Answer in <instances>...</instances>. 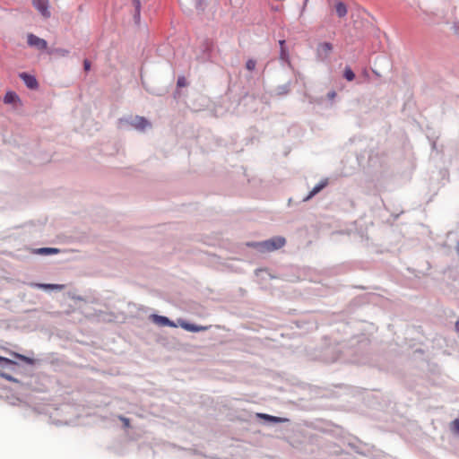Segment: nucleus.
Wrapping results in <instances>:
<instances>
[{
  "mask_svg": "<svg viewBox=\"0 0 459 459\" xmlns=\"http://www.w3.org/2000/svg\"><path fill=\"white\" fill-rule=\"evenodd\" d=\"M343 77H344L347 81H349V82H351V81L354 80V78H355V74H354V72L352 71V69H351L350 66H346V67L344 68V71H343Z\"/></svg>",
  "mask_w": 459,
  "mask_h": 459,
  "instance_id": "20",
  "label": "nucleus"
},
{
  "mask_svg": "<svg viewBox=\"0 0 459 459\" xmlns=\"http://www.w3.org/2000/svg\"><path fill=\"white\" fill-rule=\"evenodd\" d=\"M258 416L260 418H263L265 420L269 421V422H273V423H279V422H283V421H286L287 420L284 419V418H280V417H276V416H272V415H269V414H264V413H260L258 414Z\"/></svg>",
  "mask_w": 459,
  "mask_h": 459,
  "instance_id": "17",
  "label": "nucleus"
},
{
  "mask_svg": "<svg viewBox=\"0 0 459 459\" xmlns=\"http://www.w3.org/2000/svg\"><path fill=\"white\" fill-rule=\"evenodd\" d=\"M195 6L199 11H204L207 6L206 0H195Z\"/></svg>",
  "mask_w": 459,
  "mask_h": 459,
  "instance_id": "22",
  "label": "nucleus"
},
{
  "mask_svg": "<svg viewBox=\"0 0 459 459\" xmlns=\"http://www.w3.org/2000/svg\"><path fill=\"white\" fill-rule=\"evenodd\" d=\"M336 97V92L334 91H331L327 93V98L329 100H333Z\"/></svg>",
  "mask_w": 459,
  "mask_h": 459,
  "instance_id": "33",
  "label": "nucleus"
},
{
  "mask_svg": "<svg viewBox=\"0 0 459 459\" xmlns=\"http://www.w3.org/2000/svg\"><path fill=\"white\" fill-rule=\"evenodd\" d=\"M0 377L8 380V381H11V382H16L17 380L12 377L11 375H9L8 373H5V372H0Z\"/></svg>",
  "mask_w": 459,
  "mask_h": 459,
  "instance_id": "26",
  "label": "nucleus"
},
{
  "mask_svg": "<svg viewBox=\"0 0 459 459\" xmlns=\"http://www.w3.org/2000/svg\"><path fill=\"white\" fill-rule=\"evenodd\" d=\"M17 101H20V98L16 92L9 91L5 93L4 97V102L5 104H13Z\"/></svg>",
  "mask_w": 459,
  "mask_h": 459,
  "instance_id": "14",
  "label": "nucleus"
},
{
  "mask_svg": "<svg viewBox=\"0 0 459 459\" xmlns=\"http://www.w3.org/2000/svg\"><path fill=\"white\" fill-rule=\"evenodd\" d=\"M19 77L30 90H37L39 86L36 77L32 74L21 73L19 74Z\"/></svg>",
  "mask_w": 459,
  "mask_h": 459,
  "instance_id": "5",
  "label": "nucleus"
},
{
  "mask_svg": "<svg viewBox=\"0 0 459 459\" xmlns=\"http://www.w3.org/2000/svg\"><path fill=\"white\" fill-rule=\"evenodd\" d=\"M15 364L12 359L0 356V367L5 368Z\"/></svg>",
  "mask_w": 459,
  "mask_h": 459,
  "instance_id": "21",
  "label": "nucleus"
},
{
  "mask_svg": "<svg viewBox=\"0 0 459 459\" xmlns=\"http://www.w3.org/2000/svg\"><path fill=\"white\" fill-rule=\"evenodd\" d=\"M327 184H328L327 179L322 180L321 182L316 184L312 188V190L308 193V195L303 198V201L307 202V201L310 200L313 196H315L316 194H318L324 187H325Z\"/></svg>",
  "mask_w": 459,
  "mask_h": 459,
  "instance_id": "8",
  "label": "nucleus"
},
{
  "mask_svg": "<svg viewBox=\"0 0 459 459\" xmlns=\"http://www.w3.org/2000/svg\"><path fill=\"white\" fill-rule=\"evenodd\" d=\"M177 85L178 87H185L186 85V78L184 76H179L178 78Z\"/></svg>",
  "mask_w": 459,
  "mask_h": 459,
  "instance_id": "28",
  "label": "nucleus"
},
{
  "mask_svg": "<svg viewBox=\"0 0 459 459\" xmlns=\"http://www.w3.org/2000/svg\"><path fill=\"white\" fill-rule=\"evenodd\" d=\"M267 241H268L269 252L280 249L282 247H284L286 244L285 238H283L281 236L273 237V238L267 239Z\"/></svg>",
  "mask_w": 459,
  "mask_h": 459,
  "instance_id": "7",
  "label": "nucleus"
},
{
  "mask_svg": "<svg viewBox=\"0 0 459 459\" xmlns=\"http://www.w3.org/2000/svg\"><path fill=\"white\" fill-rule=\"evenodd\" d=\"M456 249H457V252L459 254V244L457 245Z\"/></svg>",
  "mask_w": 459,
  "mask_h": 459,
  "instance_id": "34",
  "label": "nucleus"
},
{
  "mask_svg": "<svg viewBox=\"0 0 459 459\" xmlns=\"http://www.w3.org/2000/svg\"><path fill=\"white\" fill-rule=\"evenodd\" d=\"M35 253L42 255H50L60 253V250L55 247H40L36 249Z\"/></svg>",
  "mask_w": 459,
  "mask_h": 459,
  "instance_id": "15",
  "label": "nucleus"
},
{
  "mask_svg": "<svg viewBox=\"0 0 459 459\" xmlns=\"http://www.w3.org/2000/svg\"><path fill=\"white\" fill-rule=\"evenodd\" d=\"M256 61L255 59H248L246 63V68L253 71L255 68Z\"/></svg>",
  "mask_w": 459,
  "mask_h": 459,
  "instance_id": "24",
  "label": "nucleus"
},
{
  "mask_svg": "<svg viewBox=\"0 0 459 459\" xmlns=\"http://www.w3.org/2000/svg\"><path fill=\"white\" fill-rule=\"evenodd\" d=\"M278 91L279 94H287L290 91V85L288 83L281 85L278 87Z\"/></svg>",
  "mask_w": 459,
  "mask_h": 459,
  "instance_id": "25",
  "label": "nucleus"
},
{
  "mask_svg": "<svg viewBox=\"0 0 459 459\" xmlns=\"http://www.w3.org/2000/svg\"><path fill=\"white\" fill-rule=\"evenodd\" d=\"M247 246L255 248V250H257L260 253L269 252L267 239L264 240V241L249 242V243H247Z\"/></svg>",
  "mask_w": 459,
  "mask_h": 459,
  "instance_id": "9",
  "label": "nucleus"
},
{
  "mask_svg": "<svg viewBox=\"0 0 459 459\" xmlns=\"http://www.w3.org/2000/svg\"><path fill=\"white\" fill-rule=\"evenodd\" d=\"M83 68L85 71H89L91 69V62L88 59L83 61Z\"/></svg>",
  "mask_w": 459,
  "mask_h": 459,
  "instance_id": "31",
  "label": "nucleus"
},
{
  "mask_svg": "<svg viewBox=\"0 0 459 459\" xmlns=\"http://www.w3.org/2000/svg\"><path fill=\"white\" fill-rule=\"evenodd\" d=\"M453 427L455 429V431H457L459 433V419H455L454 421H453Z\"/></svg>",
  "mask_w": 459,
  "mask_h": 459,
  "instance_id": "32",
  "label": "nucleus"
},
{
  "mask_svg": "<svg viewBox=\"0 0 459 459\" xmlns=\"http://www.w3.org/2000/svg\"><path fill=\"white\" fill-rule=\"evenodd\" d=\"M32 287L41 290H61L64 289V285L61 284H50V283H32Z\"/></svg>",
  "mask_w": 459,
  "mask_h": 459,
  "instance_id": "12",
  "label": "nucleus"
},
{
  "mask_svg": "<svg viewBox=\"0 0 459 459\" xmlns=\"http://www.w3.org/2000/svg\"><path fill=\"white\" fill-rule=\"evenodd\" d=\"M27 43L30 47L35 48L36 49L41 51L46 50L48 48V42L45 39L32 33L28 34Z\"/></svg>",
  "mask_w": 459,
  "mask_h": 459,
  "instance_id": "3",
  "label": "nucleus"
},
{
  "mask_svg": "<svg viewBox=\"0 0 459 459\" xmlns=\"http://www.w3.org/2000/svg\"><path fill=\"white\" fill-rule=\"evenodd\" d=\"M333 46L330 42H321L316 46V56L320 62H327L333 52Z\"/></svg>",
  "mask_w": 459,
  "mask_h": 459,
  "instance_id": "2",
  "label": "nucleus"
},
{
  "mask_svg": "<svg viewBox=\"0 0 459 459\" xmlns=\"http://www.w3.org/2000/svg\"><path fill=\"white\" fill-rule=\"evenodd\" d=\"M204 48V56L202 57L203 61H208L210 59V53L212 49V43L206 39L203 44Z\"/></svg>",
  "mask_w": 459,
  "mask_h": 459,
  "instance_id": "16",
  "label": "nucleus"
},
{
  "mask_svg": "<svg viewBox=\"0 0 459 459\" xmlns=\"http://www.w3.org/2000/svg\"><path fill=\"white\" fill-rule=\"evenodd\" d=\"M117 127L124 130L135 129L144 132L147 128L152 127V123L141 116H127L120 117L117 121Z\"/></svg>",
  "mask_w": 459,
  "mask_h": 459,
  "instance_id": "1",
  "label": "nucleus"
},
{
  "mask_svg": "<svg viewBox=\"0 0 459 459\" xmlns=\"http://www.w3.org/2000/svg\"><path fill=\"white\" fill-rule=\"evenodd\" d=\"M334 9H335L336 15L339 18H344L348 13L347 5L342 1H337L335 3Z\"/></svg>",
  "mask_w": 459,
  "mask_h": 459,
  "instance_id": "10",
  "label": "nucleus"
},
{
  "mask_svg": "<svg viewBox=\"0 0 459 459\" xmlns=\"http://www.w3.org/2000/svg\"><path fill=\"white\" fill-rule=\"evenodd\" d=\"M118 419L123 422L124 428H126V429L130 428V420L128 418L120 415V416H118Z\"/></svg>",
  "mask_w": 459,
  "mask_h": 459,
  "instance_id": "27",
  "label": "nucleus"
},
{
  "mask_svg": "<svg viewBox=\"0 0 459 459\" xmlns=\"http://www.w3.org/2000/svg\"><path fill=\"white\" fill-rule=\"evenodd\" d=\"M151 317H152L153 323H155L160 326L166 325V323L168 320L167 316H160V315H152Z\"/></svg>",
  "mask_w": 459,
  "mask_h": 459,
  "instance_id": "19",
  "label": "nucleus"
},
{
  "mask_svg": "<svg viewBox=\"0 0 459 459\" xmlns=\"http://www.w3.org/2000/svg\"><path fill=\"white\" fill-rule=\"evenodd\" d=\"M307 2V0H305V4Z\"/></svg>",
  "mask_w": 459,
  "mask_h": 459,
  "instance_id": "35",
  "label": "nucleus"
},
{
  "mask_svg": "<svg viewBox=\"0 0 459 459\" xmlns=\"http://www.w3.org/2000/svg\"><path fill=\"white\" fill-rule=\"evenodd\" d=\"M16 357H17L18 359H20L21 360H22V361L26 362V363H27V364H29V365H33V364H34V359H31V358H29V357H27V356H25V355L16 354Z\"/></svg>",
  "mask_w": 459,
  "mask_h": 459,
  "instance_id": "23",
  "label": "nucleus"
},
{
  "mask_svg": "<svg viewBox=\"0 0 459 459\" xmlns=\"http://www.w3.org/2000/svg\"><path fill=\"white\" fill-rule=\"evenodd\" d=\"M48 53L50 55H55V56H58L61 57H65L69 55L70 51L66 48H56L51 49Z\"/></svg>",
  "mask_w": 459,
  "mask_h": 459,
  "instance_id": "18",
  "label": "nucleus"
},
{
  "mask_svg": "<svg viewBox=\"0 0 459 459\" xmlns=\"http://www.w3.org/2000/svg\"><path fill=\"white\" fill-rule=\"evenodd\" d=\"M178 325L183 329L191 332V333H198L203 332L208 329L207 326L198 325L195 324L189 323L184 319H178Z\"/></svg>",
  "mask_w": 459,
  "mask_h": 459,
  "instance_id": "6",
  "label": "nucleus"
},
{
  "mask_svg": "<svg viewBox=\"0 0 459 459\" xmlns=\"http://www.w3.org/2000/svg\"><path fill=\"white\" fill-rule=\"evenodd\" d=\"M132 4L134 5V11L133 14V19L135 24H139L141 21V1L140 0H132Z\"/></svg>",
  "mask_w": 459,
  "mask_h": 459,
  "instance_id": "11",
  "label": "nucleus"
},
{
  "mask_svg": "<svg viewBox=\"0 0 459 459\" xmlns=\"http://www.w3.org/2000/svg\"><path fill=\"white\" fill-rule=\"evenodd\" d=\"M286 41L284 39L279 40L280 45V59L284 62H289V50L285 46Z\"/></svg>",
  "mask_w": 459,
  "mask_h": 459,
  "instance_id": "13",
  "label": "nucleus"
},
{
  "mask_svg": "<svg viewBox=\"0 0 459 459\" xmlns=\"http://www.w3.org/2000/svg\"><path fill=\"white\" fill-rule=\"evenodd\" d=\"M33 6L40 13L44 18H49L51 13L48 0H33Z\"/></svg>",
  "mask_w": 459,
  "mask_h": 459,
  "instance_id": "4",
  "label": "nucleus"
},
{
  "mask_svg": "<svg viewBox=\"0 0 459 459\" xmlns=\"http://www.w3.org/2000/svg\"><path fill=\"white\" fill-rule=\"evenodd\" d=\"M178 325V323L176 324L175 322L171 321L169 317H168V320H167V323H166V325L165 326H169V327H177Z\"/></svg>",
  "mask_w": 459,
  "mask_h": 459,
  "instance_id": "30",
  "label": "nucleus"
},
{
  "mask_svg": "<svg viewBox=\"0 0 459 459\" xmlns=\"http://www.w3.org/2000/svg\"><path fill=\"white\" fill-rule=\"evenodd\" d=\"M453 30L455 35L459 36V21L454 22Z\"/></svg>",
  "mask_w": 459,
  "mask_h": 459,
  "instance_id": "29",
  "label": "nucleus"
}]
</instances>
